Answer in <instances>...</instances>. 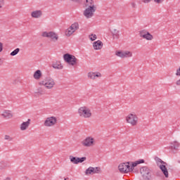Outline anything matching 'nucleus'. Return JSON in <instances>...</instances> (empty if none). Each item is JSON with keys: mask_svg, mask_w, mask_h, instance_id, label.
<instances>
[{"mask_svg": "<svg viewBox=\"0 0 180 180\" xmlns=\"http://www.w3.org/2000/svg\"><path fill=\"white\" fill-rule=\"evenodd\" d=\"M156 162L158 164V167H159L162 172H163L165 178H168V169H167V162L162 161L160 158H158L156 160Z\"/></svg>", "mask_w": 180, "mask_h": 180, "instance_id": "423d86ee", "label": "nucleus"}, {"mask_svg": "<svg viewBox=\"0 0 180 180\" xmlns=\"http://www.w3.org/2000/svg\"><path fill=\"white\" fill-rule=\"evenodd\" d=\"M42 37H47L50 39L51 41L56 43V41H58V34L53 31L51 32H43L41 34Z\"/></svg>", "mask_w": 180, "mask_h": 180, "instance_id": "20e7f679", "label": "nucleus"}, {"mask_svg": "<svg viewBox=\"0 0 180 180\" xmlns=\"http://www.w3.org/2000/svg\"><path fill=\"white\" fill-rule=\"evenodd\" d=\"M70 27V30H72L75 33V32L79 29V24H78V22H75L72 24Z\"/></svg>", "mask_w": 180, "mask_h": 180, "instance_id": "b1692460", "label": "nucleus"}, {"mask_svg": "<svg viewBox=\"0 0 180 180\" xmlns=\"http://www.w3.org/2000/svg\"><path fill=\"white\" fill-rule=\"evenodd\" d=\"M2 50H4V45L2 44L1 42H0V53L1 51H2Z\"/></svg>", "mask_w": 180, "mask_h": 180, "instance_id": "4c0bfd02", "label": "nucleus"}, {"mask_svg": "<svg viewBox=\"0 0 180 180\" xmlns=\"http://www.w3.org/2000/svg\"><path fill=\"white\" fill-rule=\"evenodd\" d=\"M53 68L55 70H63V66L61 65L60 62H55L52 64Z\"/></svg>", "mask_w": 180, "mask_h": 180, "instance_id": "393cba45", "label": "nucleus"}, {"mask_svg": "<svg viewBox=\"0 0 180 180\" xmlns=\"http://www.w3.org/2000/svg\"><path fill=\"white\" fill-rule=\"evenodd\" d=\"M141 174L142 175L143 179L150 180L151 178V172L150 169L147 167H143L140 169Z\"/></svg>", "mask_w": 180, "mask_h": 180, "instance_id": "9b49d317", "label": "nucleus"}, {"mask_svg": "<svg viewBox=\"0 0 180 180\" xmlns=\"http://www.w3.org/2000/svg\"><path fill=\"white\" fill-rule=\"evenodd\" d=\"M119 170L121 172H124V174H127V172H130V162L121 163L118 166Z\"/></svg>", "mask_w": 180, "mask_h": 180, "instance_id": "4468645a", "label": "nucleus"}, {"mask_svg": "<svg viewBox=\"0 0 180 180\" xmlns=\"http://www.w3.org/2000/svg\"><path fill=\"white\" fill-rule=\"evenodd\" d=\"M179 148V143L178 141H174L172 146V150H178Z\"/></svg>", "mask_w": 180, "mask_h": 180, "instance_id": "bb28decb", "label": "nucleus"}, {"mask_svg": "<svg viewBox=\"0 0 180 180\" xmlns=\"http://www.w3.org/2000/svg\"><path fill=\"white\" fill-rule=\"evenodd\" d=\"M56 124H57V117L55 116L48 117L44 122L45 127H54Z\"/></svg>", "mask_w": 180, "mask_h": 180, "instance_id": "39448f33", "label": "nucleus"}, {"mask_svg": "<svg viewBox=\"0 0 180 180\" xmlns=\"http://www.w3.org/2000/svg\"><path fill=\"white\" fill-rule=\"evenodd\" d=\"M4 140H7L8 141H12L13 140V138H12V136L9 135H5Z\"/></svg>", "mask_w": 180, "mask_h": 180, "instance_id": "2f4dec72", "label": "nucleus"}, {"mask_svg": "<svg viewBox=\"0 0 180 180\" xmlns=\"http://www.w3.org/2000/svg\"><path fill=\"white\" fill-rule=\"evenodd\" d=\"M77 115L82 119H89L92 117V111L87 106H82L77 110Z\"/></svg>", "mask_w": 180, "mask_h": 180, "instance_id": "f257e3e1", "label": "nucleus"}, {"mask_svg": "<svg viewBox=\"0 0 180 180\" xmlns=\"http://www.w3.org/2000/svg\"><path fill=\"white\" fill-rule=\"evenodd\" d=\"M162 1L164 0H154V2H155V4H161Z\"/></svg>", "mask_w": 180, "mask_h": 180, "instance_id": "e433bc0d", "label": "nucleus"}, {"mask_svg": "<svg viewBox=\"0 0 180 180\" xmlns=\"http://www.w3.org/2000/svg\"><path fill=\"white\" fill-rule=\"evenodd\" d=\"M89 39L91 41H95V39H97L96 34H91L89 35Z\"/></svg>", "mask_w": 180, "mask_h": 180, "instance_id": "473e14b6", "label": "nucleus"}, {"mask_svg": "<svg viewBox=\"0 0 180 180\" xmlns=\"http://www.w3.org/2000/svg\"><path fill=\"white\" fill-rule=\"evenodd\" d=\"M131 6L134 8L137 6V5L136 4V3L132 2V3H131Z\"/></svg>", "mask_w": 180, "mask_h": 180, "instance_id": "c9c22d12", "label": "nucleus"}, {"mask_svg": "<svg viewBox=\"0 0 180 180\" xmlns=\"http://www.w3.org/2000/svg\"><path fill=\"white\" fill-rule=\"evenodd\" d=\"M176 85L180 86V79L176 82Z\"/></svg>", "mask_w": 180, "mask_h": 180, "instance_id": "ea45409f", "label": "nucleus"}, {"mask_svg": "<svg viewBox=\"0 0 180 180\" xmlns=\"http://www.w3.org/2000/svg\"><path fill=\"white\" fill-rule=\"evenodd\" d=\"M70 162H72V164H79V162H84V161L86 160V157L83 158H77V157H73L72 155L70 156Z\"/></svg>", "mask_w": 180, "mask_h": 180, "instance_id": "dca6fc26", "label": "nucleus"}, {"mask_svg": "<svg viewBox=\"0 0 180 180\" xmlns=\"http://www.w3.org/2000/svg\"><path fill=\"white\" fill-rule=\"evenodd\" d=\"M40 85H44L46 89H52L56 85V82L53 78L48 77L39 82Z\"/></svg>", "mask_w": 180, "mask_h": 180, "instance_id": "f03ea898", "label": "nucleus"}, {"mask_svg": "<svg viewBox=\"0 0 180 180\" xmlns=\"http://www.w3.org/2000/svg\"><path fill=\"white\" fill-rule=\"evenodd\" d=\"M139 164H144V160L141 159V160H136L134 162H131V167L129 166L130 171L131 172L133 171V169H134V167H137V165H139Z\"/></svg>", "mask_w": 180, "mask_h": 180, "instance_id": "4be33fe9", "label": "nucleus"}, {"mask_svg": "<svg viewBox=\"0 0 180 180\" xmlns=\"http://www.w3.org/2000/svg\"><path fill=\"white\" fill-rule=\"evenodd\" d=\"M4 4V0H0V8H2V6Z\"/></svg>", "mask_w": 180, "mask_h": 180, "instance_id": "58836bf2", "label": "nucleus"}, {"mask_svg": "<svg viewBox=\"0 0 180 180\" xmlns=\"http://www.w3.org/2000/svg\"><path fill=\"white\" fill-rule=\"evenodd\" d=\"M41 16H43V11L41 10H36L31 13V17L34 19H39Z\"/></svg>", "mask_w": 180, "mask_h": 180, "instance_id": "f3484780", "label": "nucleus"}, {"mask_svg": "<svg viewBox=\"0 0 180 180\" xmlns=\"http://www.w3.org/2000/svg\"><path fill=\"white\" fill-rule=\"evenodd\" d=\"M139 36L142 37V39H145V40H148V41H151L154 39V36L151 34L147 30H142L139 31Z\"/></svg>", "mask_w": 180, "mask_h": 180, "instance_id": "9d476101", "label": "nucleus"}, {"mask_svg": "<svg viewBox=\"0 0 180 180\" xmlns=\"http://www.w3.org/2000/svg\"><path fill=\"white\" fill-rule=\"evenodd\" d=\"M19 51H20V49L17 48L10 53V56L14 57V56H17L19 53Z\"/></svg>", "mask_w": 180, "mask_h": 180, "instance_id": "cd10ccee", "label": "nucleus"}, {"mask_svg": "<svg viewBox=\"0 0 180 180\" xmlns=\"http://www.w3.org/2000/svg\"><path fill=\"white\" fill-rule=\"evenodd\" d=\"M176 77H180V67L179 69L176 70Z\"/></svg>", "mask_w": 180, "mask_h": 180, "instance_id": "72a5a7b5", "label": "nucleus"}, {"mask_svg": "<svg viewBox=\"0 0 180 180\" xmlns=\"http://www.w3.org/2000/svg\"><path fill=\"white\" fill-rule=\"evenodd\" d=\"M82 145L84 147H94L95 146V139L92 136H87L82 141Z\"/></svg>", "mask_w": 180, "mask_h": 180, "instance_id": "f8f14e48", "label": "nucleus"}, {"mask_svg": "<svg viewBox=\"0 0 180 180\" xmlns=\"http://www.w3.org/2000/svg\"><path fill=\"white\" fill-rule=\"evenodd\" d=\"M36 95L40 96V95H44V90H43L41 88H39L35 91Z\"/></svg>", "mask_w": 180, "mask_h": 180, "instance_id": "c756f323", "label": "nucleus"}, {"mask_svg": "<svg viewBox=\"0 0 180 180\" xmlns=\"http://www.w3.org/2000/svg\"><path fill=\"white\" fill-rule=\"evenodd\" d=\"M95 12H96V8H95L94 7H87L83 11V15L86 18V19H91V18H94Z\"/></svg>", "mask_w": 180, "mask_h": 180, "instance_id": "1a4fd4ad", "label": "nucleus"}, {"mask_svg": "<svg viewBox=\"0 0 180 180\" xmlns=\"http://www.w3.org/2000/svg\"><path fill=\"white\" fill-rule=\"evenodd\" d=\"M30 119H28L27 122H23L20 125V129L21 131H25V130H27V129H29V127L30 126Z\"/></svg>", "mask_w": 180, "mask_h": 180, "instance_id": "a211bd4d", "label": "nucleus"}, {"mask_svg": "<svg viewBox=\"0 0 180 180\" xmlns=\"http://www.w3.org/2000/svg\"><path fill=\"white\" fill-rule=\"evenodd\" d=\"M1 116L4 119H12V117H13V114H12V111L9 110H5L1 114Z\"/></svg>", "mask_w": 180, "mask_h": 180, "instance_id": "6ab92c4d", "label": "nucleus"}, {"mask_svg": "<svg viewBox=\"0 0 180 180\" xmlns=\"http://www.w3.org/2000/svg\"><path fill=\"white\" fill-rule=\"evenodd\" d=\"M153 0H141L143 4H150Z\"/></svg>", "mask_w": 180, "mask_h": 180, "instance_id": "f704fd0d", "label": "nucleus"}, {"mask_svg": "<svg viewBox=\"0 0 180 180\" xmlns=\"http://www.w3.org/2000/svg\"><path fill=\"white\" fill-rule=\"evenodd\" d=\"M111 33L114 39H119V30H117V29H114L112 30Z\"/></svg>", "mask_w": 180, "mask_h": 180, "instance_id": "a878e982", "label": "nucleus"}, {"mask_svg": "<svg viewBox=\"0 0 180 180\" xmlns=\"http://www.w3.org/2000/svg\"><path fill=\"white\" fill-rule=\"evenodd\" d=\"M103 77V75L101 73V72H89L87 73V77L89 79H97V78L101 79Z\"/></svg>", "mask_w": 180, "mask_h": 180, "instance_id": "2eb2a0df", "label": "nucleus"}, {"mask_svg": "<svg viewBox=\"0 0 180 180\" xmlns=\"http://www.w3.org/2000/svg\"><path fill=\"white\" fill-rule=\"evenodd\" d=\"M6 167H9V165H8V163L5 161H1L0 162V169H2L4 168H6Z\"/></svg>", "mask_w": 180, "mask_h": 180, "instance_id": "7c9ffc66", "label": "nucleus"}, {"mask_svg": "<svg viewBox=\"0 0 180 180\" xmlns=\"http://www.w3.org/2000/svg\"><path fill=\"white\" fill-rule=\"evenodd\" d=\"M115 56L120 58H130L133 57V53L130 51H116Z\"/></svg>", "mask_w": 180, "mask_h": 180, "instance_id": "6e6552de", "label": "nucleus"}, {"mask_svg": "<svg viewBox=\"0 0 180 180\" xmlns=\"http://www.w3.org/2000/svg\"><path fill=\"white\" fill-rule=\"evenodd\" d=\"M93 47H94V50H101L103 47V43L101 42V40L94 41L93 43Z\"/></svg>", "mask_w": 180, "mask_h": 180, "instance_id": "aec40b11", "label": "nucleus"}, {"mask_svg": "<svg viewBox=\"0 0 180 180\" xmlns=\"http://www.w3.org/2000/svg\"><path fill=\"white\" fill-rule=\"evenodd\" d=\"M63 59L65 60V63H68V64H69V65L72 66L77 65V62L78 61V59H77L75 56L70 53H65L63 56Z\"/></svg>", "mask_w": 180, "mask_h": 180, "instance_id": "7ed1b4c3", "label": "nucleus"}, {"mask_svg": "<svg viewBox=\"0 0 180 180\" xmlns=\"http://www.w3.org/2000/svg\"><path fill=\"white\" fill-rule=\"evenodd\" d=\"M67 179H68V178H65V179H64V180H67Z\"/></svg>", "mask_w": 180, "mask_h": 180, "instance_id": "a19ab883", "label": "nucleus"}, {"mask_svg": "<svg viewBox=\"0 0 180 180\" xmlns=\"http://www.w3.org/2000/svg\"><path fill=\"white\" fill-rule=\"evenodd\" d=\"M75 32H73L72 30H70V27L68 28L65 34L68 36V37H70V36H72Z\"/></svg>", "mask_w": 180, "mask_h": 180, "instance_id": "c85d7f7f", "label": "nucleus"}, {"mask_svg": "<svg viewBox=\"0 0 180 180\" xmlns=\"http://www.w3.org/2000/svg\"><path fill=\"white\" fill-rule=\"evenodd\" d=\"M102 172V169H101V167H89L88 169L85 171L86 175H94V174H101Z\"/></svg>", "mask_w": 180, "mask_h": 180, "instance_id": "ddd939ff", "label": "nucleus"}, {"mask_svg": "<svg viewBox=\"0 0 180 180\" xmlns=\"http://www.w3.org/2000/svg\"><path fill=\"white\" fill-rule=\"evenodd\" d=\"M42 76V73H41V70H37V71H35L34 72L33 77L34 78V79H40L41 78Z\"/></svg>", "mask_w": 180, "mask_h": 180, "instance_id": "5701e85b", "label": "nucleus"}, {"mask_svg": "<svg viewBox=\"0 0 180 180\" xmlns=\"http://www.w3.org/2000/svg\"><path fill=\"white\" fill-rule=\"evenodd\" d=\"M84 6L86 8H94V9H96V6L95 5L94 0H86L84 2Z\"/></svg>", "mask_w": 180, "mask_h": 180, "instance_id": "412c9836", "label": "nucleus"}, {"mask_svg": "<svg viewBox=\"0 0 180 180\" xmlns=\"http://www.w3.org/2000/svg\"><path fill=\"white\" fill-rule=\"evenodd\" d=\"M126 122L131 126H137V123H139V117H137V115L135 114H129L126 117Z\"/></svg>", "mask_w": 180, "mask_h": 180, "instance_id": "0eeeda50", "label": "nucleus"}]
</instances>
